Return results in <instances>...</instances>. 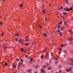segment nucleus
Masks as SVG:
<instances>
[{
    "label": "nucleus",
    "mask_w": 73,
    "mask_h": 73,
    "mask_svg": "<svg viewBox=\"0 0 73 73\" xmlns=\"http://www.w3.org/2000/svg\"><path fill=\"white\" fill-rule=\"evenodd\" d=\"M70 9H71V10H72V8L71 7V8L68 9V8L67 7H65L64 9L65 11H70Z\"/></svg>",
    "instance_id": "f257e3e1"
},
{
    "label": "nucleus",
    "mask_w": 73,
    "mask_h": 73,
    "mask_svg": "<svg viewBox=\"0 0 73 73\" xmlns=\"http://www.w3.org/2000/svg\"><path fill=\"white\" fill-rule=\"evenodd\" d=\"M70 39V44H72V43L73 42H72V40H73V37H71V38H69Z\"/></svg>",
    "instance_id": "f03ea898"
},
{
    "label": "nucleus",
    "mask_w": 73,
    "mask_h": 73,
    "mask_svg": "<svg viewBox=\"0 0 73 73\" xmlns=\"http://www.w3.org/2000/svg\"><path fill=\"white\" fill-rule=\"evenodd\" d=\"M18 42L19 43H22L23 44H24V42H23V39H20L18 41Z\"/></svg>",
    "instance_id": "7ed1b4c3"
},
{
    "label": "nucleus",
    "mask_w": 73,
    "mask_h": 73,
    "mask_svg": "<svg viewBox=\"0 0 73 73\" xmlns=\"http://www.w3.org/2000/svg\"><path fill=\"white\" fill-rule=\"evenodd\" d=\"M72 70L71 69H66V72H70V71H71Z\"/></svg>",
    "instance_id": "20e7f679"
},
{
    "label": "nucleus",
    "mask_w": 73,
    "mask_h": 73,
    "mask_svg": "<svg viewBox=\"0 0 73 73\" xmlns=\"http://www.w3.org/2000/svg\"><path fill=\"white\" fill-rule=\"evenodd\" d=\"M26 41H30V39H29V38H28V37H26Z\"/></svg>",
    "instance_id": "39448f33"
},
{
    "label": "nucleus",
    "mask_w": 73,
    "mask_h": 73,
    "mask_svg": "<svg viewBox=\"0 0 73 73\" xmlns=\"http://www.w3.org/2000/svg\"><path fill=\"white\" fill-rule=\"evenodd\" d=\"M68 32H70V33H73V31L72 30H70V29L68 30Z\"/></svg>",
    "instance_id": "423d86ee"
},
{
    "label": "nucleus",
    "mask_w": 73,
    "mask_h": 73,
    "mask_svg": "<svg viewBox=\"0 0 73 73\" xmlns=\"http://www.w3.org/2000/svg\"><path fill=\"white\" fill-rule=\"evenodd\" d=\"M41 73H43L44 72V69H42L41 70Z\"/></svg>",
    "instance_id": "0eeeda50"
},
{
    "label": "nucleus",
    "mask_w": 73,
    "mask_h": 73,
    "mask_svg": "<svg viewBox=\"0 0 73 73\" xmlns=\"http://www.w3.org/2000/svg\"><path fill=\"white\" fill-rule=\"evenodd\" d=\"M63 8V7H60V8H59L58 9V11H60V9H62Z\"/></svg>",
    "instance_id": "6e6552de"
},
{
    "label": "nucleus",
    "mask_w": 73,
    "mask_h": 73,
    "mask_svg": "<svg viewBox=\"0 0 73 73\" xmlns=\"http://www.w3.org/2000/svg\"><path fill=\"white\" fill-rule=\"evenodd\" d=\"M64 24L65 25H68V24H67V23L66 22V21H64Z\"/></svg>",
    "instance_id": "1a4fd4ad"
},
{
    "label": "nucleus",
    "mask_w": 73,
    "mask_h": 73,
    "mask_svg": "<svg viewBox=\"0 0 73 73\" xmlns=\"http://www.w3.org/2000/svg\"><path fill=\"white\" fill-rule=\"evenodd\" d=\"M43 35L44 37H47V34L45 33H44L43 34Z\"/></svg>",
    "instance_id": "9d476101"
},
{
    "label": "nucleus",
    "mask_w": 73,
    "mask_h": 73,
    "mask_svg": "<svg viewBox=\"0 0 73 73\" xmlns=\"http://www.w3.org/2000/svg\"><path fill=\"white\" fill-rule=\"evenodd\" d=\"M32 70L31 69H30V70H27V72H31L32 71Z\"/></svg>",
    "instance_id": "9b49d317"
},
{
    "label": "nucleus",
    "mask_w": 73,
    "mask_h": 73,
    "mask_svg": "<svg viewBox=\"0 0 73 73\" xmlns=\"http://www.w3.org/2000/svg\"><path fill=\"white\" fill-rule=\"evenodd\" d=\"M15 36H17L19 35V33H17L15 34Z\"/></svg>",
    "instance_id": "f8f14e48"
},
{
    "label": "nucleus",
    "mask_w": 73,
    "mask_h": 73,
    "mask_svg": "<svg viewBox=\"0 0 73 73\" xmlns=\"http://www.w3.org/2000/svg\"><path fill=\"white\" fill-rule=\"evenodd\" d=\"M67 13H65V12H63V15H66V14H67Z\"/></svg>",
    "instance_id": "ddd939ff"
},
{
    "label": "nucleus",
    "mask_w": 73,
    "mask_h": 73,
    "mask_svg": "<svg viewBox=\"0 0 73 73\" xmlns=\"http://www.w3.org/2000/svg\"><path fill=\"white\" fill-rule=\"evenodd\" d=\"M25 45L26 46H27V45H29V44L28 43H25Z\"/></svg>",
    "instance_id": "4468645a"
},
{
    "label": "nucleus",
    "mask_w": 73,
    "mask_h": 73,
    "mask_svg": "<svg viewBox=\"0 0 73 73\" xmlns=\"http://www.w3.org/2000/svg\"><path fill=\"white\" fill-rule=\"evenodd\" d=\"M21 52H23L24 51V48H21Z\"/></svg>",
    "instance_id": "2eb2a0df"
},
{
    "label": "nucleus",
    "mask_w": 73,
    "mask_h": 73,
    "mask_svg": "<svg viewBox=\"0 0 73 73\" xmlns=\"http://www.w3.org/2000/svg\"><path fill=\"white\" fill-rule=\"evenodd\" d=\"M59 35H60V36H62V33H61V32H60L59 33Z\"/></svg>",
    "instance_id": "dca6fc26"
},
{
    "label": "nucleus",
    "mask_w": 73,
    "mask_h": 73,
    "mask_svg": "<svg viewBox=\"0 0 73 73\" xmlns=\"http://www.w3.org/2000/svg\"><path fill=\"white\" fill-rule=\"evenodd\" d=\"M23 3H21L20 4L19 7H21L23 6Z\"/></svg>",
    "instance_id": "f3484780"
},
{
    "label": "nucleus",
    "mask_w": 73,
    "mask_h": 73,
    "mask_svg": "<svg viewBox=\"0 0 73 73\" xmlns=\"http://www.w3.org/2000/svg\"><path fill=\"white\" fill-rule=\"evenodd\" d=\"M12 68H16V66L15 65H14L13 66Z\"/></svg>",
    "instance_id": "a211bd4d"
},
{
    "label": "nucleus",
    "mask_w": 73,
    "mask_h": 73,
    "mask_svg": "<svg viewBox=\"0 0 73 73\" xmlns=\"http://www.w3.org/2000/svg\"><path fill=\"white\" fill-rule=\"evenodd\" d=\"M57 28L58 29H59V28H60V26L58 24V25Z\"/></svg>",
    "instance_id": "6ab92c4d"
},
{
    "label": "nucleus",
    "mask_w": 73,
    "mask_h": 73,
    "mask_svg": "<svg viewBox=\"0 0 73 73\" xmlns=\"http://www.w3.org/2000/svg\"><path fill=\"white\" fill-rule=\"evenodd\" d=\"M33 58H31L30 59V61H31L32 62H33Z\"/></svg>",
    "instance_id": "aec40b11"
},
{
    "label": "nucleus",
    "mask_w": 73,
    "mask_h": 73,
    "mask_svg": "<svg viewBox=\"0 0 73 73\" xmlns=\"http://www.w3.org/2000/svg\"><path fill=\"white\" fill-rule=\"evenodd\" d=\"M38 26L39 27L40 29L42 28V27L41 26V25H39Z\"/></svg>",
    "instance_id": "412c9836"
},
{
    "label": "nucleus",
    "mask_w": 73,
    "mask_h": 73,
    "mask_svg": "<svg viewBox=\"0 0 73 73\" xmlns=\"http://www.w3.org/2000/svg\"><path fill=\"white\" fill-rule=\"evenodd\" d=\"M3 49L5 50H6V49H7V47L5 46V47L3 48Z\"/></svg>",
    "instance_id": "4be33fe9"
},
{
    "label": "nucleus",
    "mask_w": 73,
    "mask_h": 73,
    "mask_svg": "<svg viewBox=\"0 0 73 73\" xmlns=\"http://www.w3.org/2000/svg\"><path fill=\"white\" fill-rule=\"evenodd\" d=\"M65 2L66 4H68V0H66L65 1Z\"/></svg>",
    "instance_id": "5701e85b"
},
{
    "label": "nucleus",
    "mask_w": 73,
    "mask_h": 73,
    "mask_svg": "<svg viewBox=\"0 0 73 73\" xmlns=\"http://www.w3.org/2000/svg\"><path fill=\"white\" fill-rule=\"evenodd\" d=\"M15 41H18V39L17 38H16L15 39Z\"/></svg>",
    "instance_id": "b1692460"
},
{
    "label": "nucleus",
    "mask_w": 73,
    "mask_h": 73,
    "mask_svg": "<svg viewBox=\"0 0 73 73\" xmlns=\"http://www.w3.org/2000/svg\"><path fill=\"white\" fill-rule=\"evenodd\" d=\"M70 60V61H71V62H73V58L71 59Z\"/></svg>",
    "instance_id": "393cba45"
},
{
    "label": "nucleus",
    "mask_w": 73,
    "mask_h": 73,
    "mask_svg": "<svg viewBox=\"0 0 73 73\" xmlns=\"http://www.w3.org/2000/svg\"><path fill=\"white\" fill-rule=\"evenodd\" d=\"M51 69H52V67H49L48 68V70H51Z\"/></svg>",
    "instance_id": "a878e982"
},
{
    "label": "nucleus",
    "mask_w": 73,
    "mask_h": 73,
    "mask_svg": "<svg viewBox=\"0 0 73 73\" xmlns=\"http://www.w3.org/2000/svg\"><path fill=\"white\" fill-rule=\"evenodd\" d=\"M55 64H57V63H58V61H56L55 62Z\"/></svg>",
    "instance_id": "bb28decb"
},
{
    "label": "nucleus",
    "mask_w": 73,
    "mask_h": 73,
    "mask_svg": "<svg viewBox=\"0 0 73 73\" xmlns=\"http://www.w3.org/2000/svg\"><path fill=\"white\" fill-rule=\"evenodd\" d=\"M62 22H60L59 23V25H61V24H62Z\"/></svg>",
    "instance_id": "cd10ccee"
},
{
    "label": "nucleus",
    "mask_w": 73,
    "mask_h": 73,
    "mask_svg": "<svg viewBox=\"0 0 73 73\" xmlns=\"http://www.w3.org/2000/svg\"><path fill=\"white\" fill-rule=\"evenodd\" d=\"M43 12L44 14L45 15V10H43Z\"/></svg>",
    "instance_id": "c85d7f7f"
},
{
    "label": "nucleus",
    "mask_w": 73,
    "mask_h": 73,
    "mask_svg": "<svg viewBox=\"0 0 73 73\" xmlns=\"http://www.w3.org/2000/svg\"><path fill=\"white\" fill-rule=\"evenodd\" d=\"M41 59H42H42H43V58H44V57H43V56H41Z\"/></svg>",
    "instance_id": "c756f323"
},
{
    "label": "nucleus",
    "mask_w": 73,
    "mask_h": 73,
    "mask_svg": "<svg viewBox=\"0 0 73 73\" xmlns=\"http://www.w3.org/2000/svg\"><path fill=\"white\" fill-rule=\"evenodd\" d=\"M46 67V66H43L42 67L43 68H45Z\"/></svg>",
    "instance_id": "7c9ffc66"
},
{
    "label": "nucleus",
    "mask_w": 73,
    "mask_h": 73,
    "mask_svg": "<svg viewBox=\"0 0 73 73\" xmlns=\"http://www.w3.org/2000/svg\"><path fill=\"white\" fill-rule=\"evenodd\" d=\"M18 65H19V66H20L21 65V64H20V62H19L18 64Z\"/></svg>",
    "instance_id": "2f4dec72"
},
{
    "label": "nucleus",
    "mask_w": 73,
    "mask_h": 73,
    "mask_svg": "<svg viewBox=\"0 0 73 73\" xmlns=\"http://www.w3.org/2000/svg\"><path fill=\"white\" fill-rule=\"evenodd\" d=\"M42 6L43 8H45V5H44L43 4L42 5Z\"/></svg>",
    "instance_id": "473e14b6"
},
{
    "label": "nucleus",
    "mask_w": 73,
    "mask_h": 73,
    "mask_svg": "<svg viewBox=\"0 0 73 73\" xmlns=\"http://www.w3.org/2000/svg\"><path fill=\"white\" fill-rule=\"evenodd\" d=\"M49 62L50 64H51L52 63V62L51 61V60H49Z\"/></svg>",
    "instance_id": "72a5a7b5"
},
{
    "label": "nucleus",
    "mask_w": 73,
    "mask_h": 73,
    "mask_svg": "<svg viewBox=\"0 0 73 73\" xmlns=\"http://www.w3.org/2000/svg\"><path fill=\"white\" fill-rule=\"evenodd\" d=\"M60 29H59L58 30H57L58 32H60Z\"/></svg>",
    "instance_id": "f704fd0d"
},
{
    "label": "nucleus",
    "mask_w": 73,
    "mask_h": 73,
    "mask_svg": "<svg viewBox=\"0 0 73 73\" xmlns=\"http://www.w3.org/2000/svg\"><path fill=\"white\" fill-rule=\"evenodd\" d=\"M3 24V23L2 22H0V25H1Z\"/></svg>",
    "instance_id": "c9c22d12"
},
{
    "label": "nucleus",
    "mask_w": 73,
    "mask_h": 73,
    "mask_svg": "<svg viewBox=\"0 0 73 73\" xmlns=\"http://www.w3.org/2000/svg\"><path fill=\"white\" fill-rule=\"evenodd\" d=\"M16 60L17 61H19V59L18 58H17Z\"/></svg>",
    "instance_id": "e433bc0d"
},
{
    "label": "nucleus",
    "mask_w": 73,
    "mask_h": 73,
    "mask_svg": "<svg viewBox=\"0 0 73 73\" xmlns=\"http://www.w3.org/2000/svg\"><path fill=\"white\" fill-rule=\"evenodd\" d=\"M36 68H38V65H36L35 66Z\"/></svg>",
    "instance_id": "4c0bfd02"
},
{
    "label": "nucleus",
    "mask_w": 73,
    "mask_h": 73,
    "mask_svg": "<svg viewBox=\"0 0 73 73\" xmlns=\"http://www.w3.org/2000/svg\"><path fill=\"white\" fill-rule=\"evenodd\" d=\"M52 45H56V43H54L52 44Z\"/></svg>",
    "instance_id": "58836bf2"
},
{
    "label": "nucleus",
    "mask_w": 73,
    "mask_h": 73,
    "mask_svg": "<svg viewBox=\"0 0 73 73\" xmlns=\"http://www.w3.org/2000/svg\"><path fill=\"white\" fill-rule=\"evenodd\" d=\"M25 56L26 57H28V56L27 55H25Z\"/></svg>",
    "instance_id": "ea45409f"
},
{
    "label": "nucleus",
    "mask_w": 73,
    "mask_h": 73,
    "mask_svg": "<svg viewBox=\"0 0 73 73\" xmlns=\"http://www.w3.org/2000/svg\"><path fill=\"white\" fill-rule=\"evenodd\" d=\"M25 66V64H23V65H22V66Z\"/></svg>",
    "instance_id": "a19ab883"
},
{
    "label": "nucleus",
    "mask_w": 73,
    "mask_h": 73,
    "mask_svg": "<svg viewBox=\"0 0 73 73\" xmlns=\"http://www.w3.org/2000/svg\"><path fill=\"white\" fill-rule=\"evenodd\" d=\"M8 64H7V63H6L5 64V66H7V65Z\"/></svg>",
    "instance_id": "79ce46f5"
},
{
    "label": "nucleus",
    "mask_w": 73,
    "mask_h": 73,
    "mask_svg": "<svg viewBox=\"0 0 73 73\" xmlns=\"http://www.w3.org/2000/svg\"><path fill=\"white\" fill-rule=\"evenodd\" d=\"M66 45V43H65V44H64L63 46H65V45Z\"/></svg>",
    "instance_id": "37998d69"
},
{
    "label": "nucleus",
    "mask_w": 73,
    "mask_h": 73,
    "mask_svg": "<svg viewBox=\"0 0 73 73\" xmlns=\"http://www.w3.org/2000/svg\"><path fill=\"white\" fill-rule=\"evenodd\" d=\"M71 65H73V62L71 63Z\"/></svg>",
    "instance_id": "c03bdc74"
},
{
    "label": "nucleus",
    "mask_w": 73,
    "mask_h": 73,
    "mask_svg": "<svg viewBox=\"0 0 73 73\" xmlns=\"http://www.w3.org/2000/svg\"><path fill=\"white\" fill-rule=\"evenodd\" d=\"M63 46H64V45H61V47H62H62H63Z\"/></svg>",
    "instance_id": "a18cd8bd"
},
{
    "label": "nucleus",
    "mask_w": 73,
    "mask_h": 73,
    "mask_svg": "<svg viewBox=\"0 0 73 73\" xmlns=\"http://www.w3.org/2000/svg\"><path fill=\"white\" fill-rule=\"evenodd\" d=\"M1 35H2V36H4V34H3V33H2L1 34Z\"/></svg>",
    "instance_id": "49530a36"
},
{
    "label": "nucleus",
    "mask_w": 73,
    "mask_h": 73,
    "mask_svg": "<svg viewBox=\"0 0 73 73\" xmlns=\"http://www.w3.org/2000/svg\"><path fill=\"white\" fill-rule=\"evenodd\" d=\"M46 18H45V22L46 21Z\"/></svg>",
    "instance_id": "de8ad7c7"
},
{
    "label": "nucleus",
    "mask_w": 73,
    "mask_h": 73,
    "mask_svg": "<svg viewBox=\"0 0 73 73\" xmlns=\"http://www.w3.org/2000/svg\"><path fill=\"white\" fill-rule=\"evenodd\" d=\"M64 27H62V29H61L62 30V29H64Z\"/></svg>",
    "instance_id": "09e8293b"
},
{
    "label": "nucleus",
    "mask_w": 73,
    "mask_h": 73,
    "mask_svg": "<svg viewBox=\"0 0 73 73\" xmlns=\"http://www.w3.org/2000/svg\"><path fill=\"white\" fill-rule=\"evenodd\" d=\"M21 62H23V60H22V59H21Z\"/></svg>",
    "instance_id": "8fccbe9b"
},
{
    "label": "nucleus",
    "mask_w": 73,
    "mask_h": 73,
    "mask_svg": "<svg viewBox=\"0 0 73 73\" xmlns=\"http://www.w3.org/2000/svg\"><path fill=\"white\" fill-rule=\"evenodd\" d=\"M53 53H51V56H53Z\"/></svg>",
    "instance_id": "3c124183"
},
{
    "label": "nucleus",
    "mask_w": 73,
    "mask_h": 73,
    "mask_svg": "<svg viewBox=\"0 0 73 73\" xmlns=\"http://www.w3.org/2000/svg\"><path fill=\"white\" fill-rule=\"evenodd\" d=\"M24 52V53H25V52H26V50H24L23 51Z\"/></svg>",
    "instance_id": "603ef678"
},
{
    "label": "nucleus",
    "mask_w": 73,
    "mask_h": 73,
    "mask_svg": "<svg viewBox=\"0 0 73 73\" xmlns=\"http://www.w3.org/2000/svg\"><path fill=\"white\" fill-rule=\"evenodd\" d=\"M71 53H72V54H73V51L72 50L71 51Z\"/></svg>",
    "instance_id": "864d4df0"
},
{
    "label": "nucleus",
    "mask_w": 73,
    "mask_h": 73,
    "mask_svg": "<svg viewBox=\"0 0 73 73\" xmlns=\"http://www.w3.org/2000/svg\"><path fill=\"white\" fill-rule=\"evenodd\" d=\"M29 62H30V63H32V62H32V61H29Z\"/></svg>",
    "instance_id": "5fc2aeb1"
},
{
    "label": "nucleus",
    "mask_w": 73,
    "mask_h": 73,
    "mask_svg": "<svg viewBox=\"0 0 73 73\" xmlns=\"http://www.w3.org/2000/svg\"><path fill=\"white\" fill-rule=\"evenodd\" d=\"M59 50H61V48H59Z\"/></svg>",
    "instance_id": "6e6d98bb"
},
{
    "label": "nucleus",
    "mask_w": 73,
    "mask_h": 73,
    "mask_svg": "<svg viewBox=\"0 0 73 73\" xmlns=\"http://www.w3.org/2000/svg\"><path fill=\"white\" fill-rule=\"evenodd\" d=\"M59 72H60V73H61V70H59Z\"/></svg>",
    "instance_id": "4d7b16f0"
},
{
    "label": "nucleus",
    "mask_w": 73,
    "mask_h": 73,
    "mask_svg": "<svg viewBox=\"0 0 73 73\" xmlns=\"http://www.w3.org/2000/svg\"><path fill=\"white\" fill-rule=\"evenodd\" d=\"M3 45H6V44H5V43H3Z\"/></svg>",
    "instance_id": "13d9d810"
},
{
    "label": "nucleus",
    "mask_w": 73,
    "mask_h": 73,
    "mask_svg": "<svg viewBox=\"0 0 73 73\" xmlns=\"http://www.w3.org/2000/svg\"><path fill=\"white\" fill-rule=\"evenodd\" d=\"M3 66H5V64H3Z\"/></svg>",
    "instance_id": "bf43d9fd"
},
{
    "label": "nucleus",
    "mask_w": 73,
    "mask_h": 73,
    "mask_svg": "<svg viewBox=\"0 0 73 73\" xmlns=\"http://www.w3.org/2000/svg\"><path fill=\"white\" fill-rule=\"evenodd\" d=\"M34 73H37V72H34Z\"/></svg>",
    "instance_id": "052dcab7"
},
{
    "label": "nucleus",
    "mask_w": 73,
    "mask_h": 73,
    "mask_svg": "<svg viewBox=\"0 0 73 73\" xmlns=\"http://www.w3.org/2000/svg\"><path fill=\"white\" fill-rule=\"evenodd\" d=\"M53 33H51V35H53Z\"/></svg>",
    "instance_id": "680f3d73"
},
{
    "label": "nucleus",
    "mask_w": 73,
    "mask_h": 73,
    "mask_svg": "<svg viewBox=\"0 0 73 73\" xmlns=\"http://www.w3.org/2000/svg\"><path fill=\"white\" fill-rule=\"evenodd\" d=\"M72 7L73 8V5H72Z\"/></svg>",
    "instance_id": "e2e57ef3"
},
{
    "label": "nucleus",
    "mask_w": 73,
    "mask_h": 73,
    "mask_svg": "<svg viewBox=\"0 0 73 73\" xmlns=\"http://www.w3.org/2000/svg\"><path fill=\"white\" fill-rule=\"evenodd\" d=\"M59 68H61V66H59Z\"/></svg>",
    "instance_id": "0e129e2a"
},
{
    "label": "nucleus",
    "mask_w": 73,
    "mask_h": 73,
    "mask_svg": "<svg viewBox=\"0 0 73 73\" xmlns=\"http://www.w3.org/2000/svg\"><path fill=\"white\" fill-rule=\"evenodd\" d=\"M28 50H30V48H28Z\"/></svg>",
    "instance_id": "69168bd1"
},
{
    "label": "nucleus",
    "mask_w": 73,
    "mask_h": 73,
    "mask_svg": "<svg viewBox=\"0 0 73 73\" xmlns=\"http://www.w3.org/2000/svg\"><path fill=\"white\" fill-rule=\"evenodd\" d=\"M13 73H16V72H13Z\"/></svg>",
    "instance_id": "338daca9"
},
{
    "label": "nucleus",
    "mask_w": 73,
    "mask_h": 73,
    "mask_svg": "<svg viewBox=\"0 0 73 73\" xmlns=\"http://www.w3.org/2000/svg\"><path fill=\"white\" fill-rule=\"evenodd\" d=\"M46 49H47L46 48H45V50H46Z\"/></svg>",
    "instance_id": "774afa93"
}]
</instances>
